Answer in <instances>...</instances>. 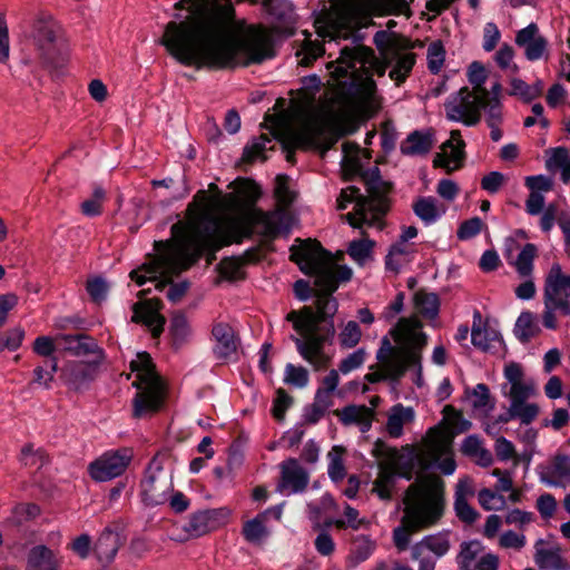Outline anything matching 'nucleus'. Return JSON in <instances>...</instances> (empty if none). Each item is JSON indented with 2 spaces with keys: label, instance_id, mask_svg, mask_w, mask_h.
<instances>
[{
  "label": "nucleus",
  "instance_id": "f257e3e1",
  "mask_svg": "<svg viewBox=\"0 0 570 570\" xmlns=\"http://www.w3.org/2000/svg\"><path fill=\"white\" fill-rule=\"evenodd\" d=\"M275 194L281 205L272 210L248 206L220 225L216 213L239 206L235 194L224 196L208 195L198 190L186 209V222L171 226L174 242H155L157 256L153 265L144 269H134L129 276L138 286L155 282L158 277L178 275L188 269L202 256L205 249L216 252L233 243L240 244L254 234L266 239L288 235L293 227V216L284 208L293 202V194L286 184L279 181Z\"/></svg>",
  "mask_w": 570,
  "mask_h": 570
},
{
  "label": "nucleus",
  "instance_id": "f03ea898",
  "mask_svg": "<svg viewBox=\"0 0 570 570\" xmlns=\"http://www.w3.org/2000/svg\"><path fill=\"white\" fill-rule=\"evenodd\" d=\"M189 14L169 21L159 43L180 65L209 69H234L261 63L273 57L269 32L262 24L236 17L230 0H179L174 4Z\"/></svg>",
  "mask_w": 570,
  "mask_h": 570
},
{
  "label": "nucleus",
  "instance_id": "7ed1b4c3",
  "mask_svg": "<svg viewBox=\"0 0 570 570\" xmlns=\"http://www.w3.org/2000/svg\"><path fill=\"white\" fill-rule=\"evenodd\" d=\"M315 308L304 306L298 311H291L286 321L291 322L298 336H291L301 357L313 366L315 371L325 368L330 363V355L325 351L326 344L332 342L335 334L333 316L338 304L332 293L324 291L315 299Z\"/></svg>",
  "mask_w": 570,
  "mask_h": 570
},
{
  "label": "nucleus",
  "instance_id": "20e7f679",
  "mask_svg": "<svg viewBox=\"0 0 570 570\" xmlns=\"http://www.w3.org/2000/svg\"><path fill=\"white\" fill-rule=\"evenodd\" d=\"M367 18L366 0H331L328 9L322 10L314 20V27L322 42L307 37L297 52L302 66H311L325 53L324 42L338 43L354 37L355 31Z\"/></svg>",
  "mask_w": 570,
  "mask_h": 570
},
{
  "label": "nucleus",
  "instance_id": "39448f33",
  "mask_svg": "<svg viewBox=\"0 0 570 570\" xmlns=\"http://www.w3.org/2000/svg\"><path fill=\"white\" fill-rule=\"evenodd\" d=\"M444 483L439 476H424L412 483L404 498L405 509L401 524L393 530V542L405 551L411 535L435 524L443 514Z\"/></svg>",
  "mask_w": 570,
  "mask_h": 570
},
{
  "label": "nucleus",
  "instance_id": "423d86ee",
  "mask_svg": "<svg viewBox=\"0 0 570 570\" xmlns=\"http://www.w3.org/2000/svg\"><path fill=\"white\" fill-rule=\"evenodd\" d=\"M291 259L298 264L301 271L316 276V283L323 291L333 293L341 283L352 278V268L347 265H334L331 253L317 240L307 239L298 246L291 247Z\"/></svg>",
  "mask_w": 570,
  "mask_h": 570
},
{
  "label": "nucleus",
  "instance_id": "0eeeda50",
  "mask_svg": "<svg viewBox=\"0 0 570 570\" xmlns=\"http://www.w3.org/2000/svg\"><path fill=\"white\" fill-rule=\"evenodd\" d=\"M30 39L45 67L57 69L68 61L69 41L62 26L52 16L41 13L33 20Z\"/></svg>",
  "mask_w": 570,
  "mask_h": 570
},
{
  "label": "nucleus",
  "instance_id": "6e6552de",
  "mask_svg": "<svg viewBox=\"0 0 570 570\" xmlns=\"http://www.w3.org/2000/svg\"><path fill=\"white\" fill-rule=\"evenodd\" d=\"M350 204H354V207L345 218L352 227L382 228L383 218L389 210V199L385 195L373 193L365 197L357 187L348 186L342 189L337 198V209L344 210Z\"/></svg>",
  "mask_w": 570,
  "mask_h": 570
},
{
  "label": "nucleus",
  "instance_id": "1a4fd4ad",
  "mask_svg": "<svg viewBox=\"0 0 570 570\" xmlns=\"http://www.w3.org/2000/svg\"><path fill=\"white\" fill-rule=\"evenodd\" d=\"M130 370L137 375L134 386L139 390L134 399V416L156 412L163 402L164 386L150 355L147 352L137 353L130 361Z\"/></svg>",
  "mask_w": 570,
  "mask_h": 570
},
{
  "label": "nucleus",
  "instance_id": "9d476101",
  "mask_svg": "<svg viewBox=\"0 0 570 570\" xmlns=\"http://www.w3.org/2000/svg\"><path fill=\"white\" fill-rule=\"evenodd\" d=\"M557 314L570 316V273L566 274L560 264L551 265L544 277L542 324L557 330Z\"/></svg>",
  "mask_w": 570,
  "mask_h": 570
},
{
  "label": "nucleus",
  "instance_id": "9b49d317",
  "mask_svg": "<svg viewBox=\"0 0 570 570\" xmlns=\"http://www.w3.org/2000/svg\"><path fill=\"white\" fill-rule=\"evenodd\" d=\"M414 460L412 452L404 456L393 450L389 465L381 468L377 478L373 482V492L384 501L392 499L397 479H412Z\"/></svg>",
  "mask_w": 570,
  "mask_h": 570
},
{
  "label": "nucleus",
  "instance_id": "f8f14e48",
  "mask_svg": "<svg viewBox=\"0 0 570 570\" xmlns=\"http://www.w3.org/2000/svg\"><path fill=\"white\" fill-rule=\"evenodd\" d=\"M444 111L448 120L473 127L481 120L480 95L462 87L445 99Z\"/></svg>",
  "mask_w": 570,
  "mask_h": 570
},
{
  "label": "nucleus",
  "instance_id": "ddd939ff",
  "mask_svg": "<svg viewBox=\"0 0 570 570\" xmlns=\"http://www.w3.org/2000/svg\"><path fill=\"white\" fill-rule=\"evenodd\" d=\"M132 453L122 448L102 453L88 465V473L96 482H106L120 476L129 465Z\"/></svg>",
  "mask_w": 570,
  "mask_h": 570
},
{
  "label": "nucleus",
  "instance_id": "4468645a",
  "mask_svg": "<svg viewBox=\"0 0 570 570\" xmlns=\"http://www.w3.org/2000/svg\"><path fill=\"white\" fill-rule=\"evenodd\" d=\"M448 532H438L422 538L411 548V557L419 562V570H434L436 561L448 553Z\"/></svg>",
  "mask_w": 570,
  "mask_h": 570
},
{
  "label": "nucleus",
  "instance_id": "2eb2a0df",
  "mask_svg": "<svg viewBox=\"0 0 570 570\" xmlns=\"http://www.w3.org/2000/svg\"><path fill=\"white\" fill-rule=\"evenodd\" d=\"M456 563L459 570H498L499 557L489 551L481 541L470 540L460 544Z\"/></svg>",
  "mask_w": 570,
  "mask_h": 570
},
{
  "label": "nucleus",
  "instance_id": "dca6fc26",
  "mask_svg": "<svg viewBox=\"0 0 570 570\" xmlns=\"http://www.w3.org/2000/svg\"><path fill=\"white\" fill-rule=\"evenodd\" d=\"M279 479L276 491L285 497L301 494L309 483V472L295 458L283 460L279 465Z\"/></svg>",
  "mask_w": 570,
  "mask_h": 570
},
{
  "label": "nucleus",
  "instance_id": "f3484780",
  "mask_svg": "<svg viewBox=\"0 0 570 570\" xmlns=\"http://www.w3.org/2000/svg\"><path fill=\"white\" fill-rule=\"evenodd\" d=\"M228 512L226 509H206L194 512L184 524V531L191 538H199L224 523Z\"/></svg>",
  "mask_w": 570,
  "mask_h": 570
},
{
  "label": "nucleus",
  "instance_id": "a211bd4d",
  "mask_svg": "<svg viewBox=\"0 0 570 570\" xmlns=\"http://www.w3.org/2000/svg\"><path fill=\"white\" fill-rule=\"evenodd\" d=\"M98 367V362H68L62 368V377L70 390L83 391L95 381Z\"/></svg>",
  "mask_w": 570,
  "mask_h": 570
},
{
  "label": "nucleus",
  "instance_id": "6ab92c4d",
  "mask_svg": "<svg viewBox=\"0 0 570 570\" xmlns=\"http://www.w3.org/2000/svg\"><path fill=\"white\" fill-rule=\"evenodd\" d=\"M214 340L213 354L220 362L228 361L237 352L238 337L234 328L226 322L214 323L212 327Z\"/></svg>",
  "mask_w": 570,
  "mask_h": 570
},
{
  "label": "nucleus",
  "instance_id": "aec40b11",
  "mask_svg": "<svg viewBox=\"0 0 570 570\" xmlns=\"http://www.w3.org/2000/svg\"><path fill=\"white\" fill-rule=\"evenodd\" d=\"M515 43L524 49V56L529 61H537L547 56L548 42L539 33V28L534 22L517 32Z\"/></svg>",
  "mask_w": 570,
  "mask_h": 570
},
{
  "label": "nucleus",
  "instance_id": "412c9836",
  "mask_svg": "<svg viewBox=\"0 0 570 570\" xmlns=\"http://www.w3.org/2000/svg\"><path fill=\"white\" fill-rule=\"evenodd\" d=\"M382 365L383 368L386 370L391 381H397L403 376L409 367H416V384L420 385V381L422 380V365L421 354L416 347H411L402 353H396Z\"/></svg>",
  "mask_w": 570,
  "mask_h": 570
},
{
  "label": "nucleus",
  "instance_id": "4be33fe9",
  "mask_svg": "<svg viewBox=\"0 0 570 570\" xmlns=\"http://www.w3.org/2000/svg\"><path fill=\"white\" fill-rule=\"evenodd\" d=\"M538 474L546 485L566 488L570 483V455H556L549 464L539 466Z\"/></svg>",
  "mask_w": 570,
  "mask_h": 570
},
{
  "label": "nucleus",
  "instance_id": "5701e85b",
  "mask_svg": "<svg viewBox=\"0 0 570 570\" xmlns=\"http://www.w3.org/2000/svg\"><path fill=\"white\" fill-rule=\"evenodd\" d=\"M504 377L510 387L504 394L509 399L525 401L535 393L532 380H524L523 368L519 363L511 362L504 366Z\"/></svg>",
  "mask_w": 570,
  "mask_h": 570
},
{
  "label": "nucleus",
  "instance_id": "b1692460",
  "mask_svg": "<svg viewBox=\"0 0 570 570\" xmlns=\"http://www.w3.org/2000/svg\"><path fill=\"white\" fill-rule=\"evenodd\" d=\"M426 451L435 466L444 474L452 475L456 469V462L451 452L450 442L442 435L429 436Z\"/></svg>",
  "mask_w": 570,
  "mask_h": 570
},
{
  "label": "nucleus",
  "instance_id": "393cba45",
  "mask_svg": "<svg viewBox=\"0 0 570 570\" xmlns=\"http://www.w3.org/2000/svg\"><path fill=\"white\" fill-rule=\"evenodd\" d=\"M464 147L460 130H452L450 139L443 144V153L434 158V166L443 167L448 173L460 168L464 158Z\"/></svg>",
  "mask_w": 570,
  "mask_h": 570
},
{
  "label": "nucleus",
  "instance_id": "a878e982",
  "mask_svg": "<svg viewBox=\"0 0 570 570\" xmlns=\"http://www.w3.org/2000/svg\"><path fill=\"white\" fill-rule=\"evenodd\" d=\"M509 401L508 411L500 414L497 422L487 426L485 431L488 433H491V431L497 428V423H508L511 420H518L521 424L528 425L532 423L539 414V406L535 403L517 399H509Z\"/></svg>",
  "mask_w": 570,
  "mask_h": 570
},
{
  "label": "nucleus",
  "instance_id": "bb28decb",
  "mask_svg": "<svg viewBox=\"0 0 570 570\" xmlns=\"http://www.w3.org/2000/svg\"><path fill=\"white\" fill-rule=\"evenodd\" d=\"M414 215L424 226L438 223L446 213V206L433 196H419L412 204Z\"/></svg>",
  "mask_w": 570,
  "mask_h": 570
},
{
  "label": "nucleus",
  "instance_id": "cd10ccee",
  "mask_svg": "<svg viewBox=\"0 0 570 570\" xmlns=\"http://www.w3.org/2000/svg\"><path fill=\"white\" fill-rule=\"evenodd\" d=\"M385 65L391 68L390 78L397 85L403 82L412 71L415 63V55L413 52H402L399 49H392L383 59Z\"/></svg>",
  "mask_w": 570,
  "mask_h": 570
},
{
  "label": "nucleus",
  "instance_id": "c85d7f7f",
  "mask_svg": "<svg viewBox=\"0 0 570 570\" xmlns=\"http://www.w3.org/2000/svg\"><path fill=\"white\" fill-rule=\"evenodd\" d=\"M340 422L345 426L356 425L362 433L371 430L374 420L373 409L366 405H346L337 413Z\"/></svg>",
  "mask_w": 570,
  "mask_h": 570
},
{
  "label": "nucleus",
  "instance_id": "c756f323",
  "mask_svg": "<svg viewBox=\"0 0 570 570\" xmlns=\"http://www.w3.org/2000/svg\"><path fill=\"white\" fill-rule=\"evenodd\" d=\"M120 547V537L119 533L114 531L111 528L107 527L100 533L95 547L94 551L98 558V560L102 563H110Z\"/></svg>",
  "mask_w": 570,
  "mask_h": 570
},
{
  "label": "nucleus",
  "instance_id": "7c9ffc66",
  "mask_svg": "<svg viewBox=\"0 0 570 570\" xmlns=\"http://www.w3.org/2000/svg\"><path fill=\"white\" fill-rule=\"evenodd\" d=\"M434 136L430 130L411 132L401 145V153L407 156H424L430 153Z\"/></svg>",
  "mask_w": 570,
  "mask_h": 570
},
{
  "label": "nucleus",
  "instance_id": "2f4dec72",
  "mask_svg": "<svg viewBox=\"0 0 570 570\" xmlns=\"http://www.w3.org/2000/svg\"><path fill=\"white\" fill-rule=\"evenodd\" d=\"M131 321L146 325L155 337L160 335L165 324L164 317L145 303H137L134 305Z\"/></svg>",
  "mask_w": 570,
  "mask_h": 570
},
{
  "label": "nucleus",
  "instance_id": "473e14b6",
  "mask_svg": "<svg viewBox=\"0 0 570 570\" xmlns=\"http://www.w3.org/2000/svg\"><path fill=\"white\" fill-rule=\"evenodd\" d=\"M28 564L38 570H57L59 567L56 552L45 544H38L30 549Z\"/></svg>",
  "mask_w": 570,
  "mask_h": 570
},
{
  "label": "nucleus",
  "instance_id": "72a5a7b5",
  "mask_svg": "<svg viewBox=\"0 0 570 570\" xmlns=\"http://www.w3.org/2000/svg\"><path fill=\"white\" fill-rule=\"evenodd\" d=\"M413 419L414 410L412 407H405L402 404L393 406L386 421L387 434L393 439L401 438L404 432V424L413 421Z\"/></svg>",
  "mask_w": 570,
  "mask_h": 570
},
{
  "label": "nucleus",
  "instance_id": "f704fd0d",
  "mask_svg": "<svg viewBox=\"0 0 570 570\" xmlns=\"http://www.w3.org/2000/svg\"><path fill=\"white\" fill-rule=\"evenodd\" d=\"M548 158L546 160L549 170H559L560 179L570 183V154L566 147H556L547 150Z\"/></svg>",
  "mask_w": 570,
  "mask_h": 570
},
{
  "label": "nucleus",
  "instance_id": "c9c22d12",
  "mask_svg": "<svg viewBox=\"0 0 570 570\" xmlns=\"http://www.w3.org/2000/svg\"><path fill=\"white\" fill-rule=\"evenodd\" d=\"M361 61L358 48L345 46L340 49L338 58L328 63V68L335 63L333 73L336 77H346L356 69V63Z\"/></svg>",
  "mask_w": 570,
  "mask_h": 570
},
{
  "label": "nucleus",
  "instance_id": "e433bc0d",
  "mask_svg": "<svg viewBox=\"0 0 570 570\" xmlns=\"http://www.w3.org/2000/svg\"><path fill=\"white\" fill-rule=\"evenodd\" d=\"M540 333L537 315L530 311L522 312L514 325V334L522 343L529 342Z\"/></svg>",
  "mask_w": 570,
  "mask_h": 570
},
{
  "label": "nucleus",
  "instance_id": "4c0bfd02",
  "mask_svg": "<svg viewBox=\"0 0 570 570\" xmlns=\"http://www.w3.org/2000/svg\"><path fill=\"white\" fill-rule=\"evenodd\" d=\"M472 318L471 342L475 347L487 351L490 347V342L497 337V334L488 331L482 325V314L479 309H474Z\"/></svg>",
  "mask_w": 570,
  "mask_h": 570
},
{
  "label": "nucleus",
  "instance_id": "58836bf2",
  "mask_svg": "<svg viewBox=\"0 0 570 570\" xmlns=\"http://www.w3.org/2000/svg\"><path fill=\"white\" fill-rule=\"evenodd\" d=\"M264 514H257L252 520L244 523L242 533L246 541L253 544L262 543L268 537V530L265 525Z\"/></svg>",
  "mask_w": 570,
  "mask_h": 570
},
{
  "label": "nucleus",
  "instance_id": "ea45409f",
  "mask_svg": "<svg viewBox=\"0 0 570 570\" xmlns=\"http://www.w3.org/2000/svg\"><path fill=\"white\" fill-rule=\"evenodd\" d=\"M482 110L485 115L487 125L503 122V104L501 99L489 98L488 90H483L480 95V112Z\"/></svg>",
  "mask_w": 570,
  "mask_h": 570
},
{
  "label": "nucleus",
  "instance_id": "a19ab883",
  "mask_svg": "<svg viewBox=\"0 0 570 570\" xmlns=\"http://www.w3.org/2000/svg\"><path fill=\"white\" fill-rule=\"evenodd\" d=\"M465 394L471 400L474 410L488 413L494 409V401L487 384L479 383L472 390L466 389Z\"/></svg>",
  "mask_w": 570,
  "mask_h": 570
},
{
  "label": "nucleus",
  "instance_id": "79ce46f5",
  "mask_svg": "<svg viewBox=\"0 0 570 570\" xmlns=\"http://www.w3.org/2000/svg\"><path fill=\"white\" fill-rule=\"evenodd\" d=\"M109 291L110 284L101 275L89 276L86 281V292L95 304L100 305L104 303L108 297Z\"/></svg>",
  "mask_w": 570,
  "mask_h": 570
},
{
  "label": "nucleus",
  "instance_id": "37998d69",
  "mask_svg": "<svg viewBox=\"0 0 570 570\" xmlns=\"http://www.w3.org/2000/svg\"><path fill=\"white\" fill-rule=\"evenodd\" d=\"M541 86V81H538L534 86H530L522 79L513 78L510 81L508 94L509 96L519 97L523 101L530 102L540 95Z\"/></svg>",
  "mask_w": 570,
  "mask_h": 570
},
{
  "label": "nucleus",
  "instance_id": "c03bdc74",
  "mask_svg": "<svg viewBox=\"0 0 570 570\" xmlns=\"http://www.w3.org/2000/svg\"><path fill=\"white\" fill-rule=\"evenodd\" d=\"M19 461L24 466H36L40 469L49 462V458L43 449H35L32 443H27L21 449Z\"/></svg>",
  "mask_w": 570,
  "mask_h": 570
},
{
  "label": "nucleus",
  "instance_id": "a18cd8bd",
  "mask_svg": "<svg viewBox=\"0 0 570 570\" xmlns=\"http://www.w3.org/2000/svg\"><path fill=\"white\" fill-rule=\"evenodd\" d=\"M537 254V246L532 243H527L520 250L517 261L515 269L521 277H530L533 271V261Z\"/></svg>",
  "mask_w": 570,
  "mask_h": 570
},
{
  "label": "nucleus",
  "instance_id": "49530a36",
  "mask_svg": "<svg viewBox=\"0 0 570 570\" xmlns=\"http://www.w3.org/2000/svg\"><path fill=\"white\" fill-rule=\"evenodd\" d=\"M375 242L368 238L354 239L348 244L347 254L358 263L364 264L372 255Z\"/></svg>",
  "mask_w": 570,
  "mask_h": 570
},
{
  "label": "nucleus",
  "instance_id": "de8ad7c7",
  "mask_svg": "<svg viewBox=\"0 0 570 570\" xmlns=\"http://www.w3.org/2000/svg\"><path fill=\"white\" fill-rule=\"evenodd\" d=\"M268 144H271V139L264 135L254 138L250 144L245 146L243 159L248 163H254L257 160L265 161V151Z\"/></svg>",
  "mask_w": 570,
  "mask_h": 570
},
{
  "label": "nucleus",
  "instance_id": "09e8293b",
  "mask_svg": "<svg viewBox=\"0 0 570 570\" xmlns=\"http://www.w3.org/2000/svg\"><path fill=\"white\" fill-rule=\"evenodd\" d=\"M106 198L105 189L97 185L92 190V196L81 203V213L87 217H97L102 213V203Z\"/></svg>",
  "mask_w": 570,
  "mask_h": 570
},
{
  "label": "nucleus",
  "instance_id": "8fccbe9b",
  "mask_svg": "<svg viewBox=\"0 0 570 570\" xmlns=\"http://www.w3.org/2000/svg\"><path fill=\"white\" fill-rule=\"evenodd\" d=\"M428 69L431 73L438 75L445 60V49L441 41H433L428 47L426 52Z\"/></svg>",
  "mask_w": 570,
  "mask_h": 570
},
{
  "label": "nucleus",
  "instance_id": "3c124183",
  "mask_svg": "<svg viewBox=\"0 0 570 570\" xmlns=\"http://www.w3.org/2000/svg\"><path fill=\"white\" fill-rule=\"evenodd\" d=\"M309 381L308 371L303 366L287 363L284 371V382L291 386L303 389Z\"/></svg>",
  "mask_w": 570,
  "mask_h": 570
},
{
  "label": "nucleus",
  "instance_id": "603ef678",
  "mask_svg": "<svg viewBox=\"0 0 570 570\" xmlns=\"http://www.w3.org/2000/svg\"><path fill=\"white\" fill-rule=\"evenodd\" d=\"M327 456L330 460L327 468L330 479L335 483L341 482L346 476V469L340 448L334 446L333 450L328 452Z\"/></svg>",
  "mask_w": 570,
  "mask_h": 570
},
{
  "label": "nucleus",
  "instance_id": "864d4df0",
  "mask_svg": "<svg viewBox=\"0 0 570 570\" xmlns=\"http://www.w3.org/2000/svg\"><path fill=\"white\" fill-rule=\"evenodd\" d=\"M322 134V128L318 125L308 124L292 137V144L295 147L312 146L317 142Z\"/></svg>",
  "mask_w": 570,
  "mask_h": 570
},
{
  "label": "nucleus",
  "instance_id": "5fc2aeb1",
  "mask_svg": "<svg viewBox=\"0 0 570 570\" xmlns=\"http://www.w3.org/2000/svg\"><path fill=\"white\" fill-rule=\"evenodd\" d=\"M479 504L487 511H498L504 508L505 498L488 488H484L478 493Z\"/></svg>",
  "mask_w": 570,
  "mask_h": 570
},
{
  "label": "nucleus",
  "instance_id": "6e6d98bb",
  "mask_svg": "<svg viewBox=\"0 0 570 570\" xmlns=\"http://www.w3.org/2000/svg\"><path fill=\"white\" fill-rule=\"evenodd\" d=\"M375 549V543L368 537L361 535L355 539L351 549V558L360 563L371 557Z\"/></svg>",
  "mask_w": 570,
  "mask_h": 570
},
{
  "label": "nucleus",
  "instance_id": "4d7b16f0",
  "mask_svg": "<svg viewBox=\"0 0 570 570\" xmlns=\"http://www.w3.org/2000/svg\"><path fill=\"white\" fill-rule=\"evenodd\" d=\"M361 337L362 331L358 323L355 321H348L338 335L340 344L344 348L355 347L361 341Z\"/></svg>",
  "mask_w": 570,
  "mask_h": 570
},
{
  "label": "nucleus",
  "instance_id": "13d9d810",
  "mask_svg": "<svg viewBox=\"0 0 570 570\" xmlns=\"http://www.w3.org/2000/svg\"><path fill=\"white\" fill-rule=\"evenodd\" d=\"M488 78V72L484 66L479 61H473L468 69V80L472 85L474 91L481 95L483 90H488L483 87Z\"/></svg>",
  "mask_w": 570,
  "mask_h": 570
},
{
  "label": "nucleus",
  "instance_id": "bf43d9fd",
  "mask_svg": "<svg viewBox=\"0 0 570 570\" xmlns=\"http://www.w3.org/2000/svg\"><path fill=\"white\" fill-rule=\"evenodd\" d=\"M484 227V222L475 216L460 224L456 236L460 240H469L478 236Z\"/></svg>",
  "mask_w": 570,
  "mask_h": 570
},
{
  "label": "nucleus",
  "instance_id": "052dcab7",
  "mask_svg": "<svg viewBox=\"0 0 570 570\" xmlns=\"http://www.w3.org/2000/svg\"><path fill=\"white\" fill-rule=\"evenodd\" d=\"M58 371V358L51 357V360L48 361V368H45L43 366H37L33 370V383L38 385H42L46 389L50 387V383L53 380L55 374Z\"/></svg>",
  "mask_w": 570,
  "mask_h": 570
},
{
  "label": "nucleus",
  "instance_id": "680f3d73",
  "mask_svg": "<svg viewBox=\"0 0 570 570\" xmlns=\"http://www.w3.org/2000/svg\"><path fill=\"white\" fill-rule=\"evenodd\" d=\"M24 338V330L17 326L0 336V352L8 350L11 352L17 351Z\"/></svg>",
  "mask_w": 570,
  "mask_h": 570
},
{
  "label": "nucleus",
  "instance_id": "e2e57ef3",
  "mask_svg": "<svg viewBox=\"0 0 570 570\" xmlns=\"http://www.w3.org/2000/svg\"><path fill=\"white\" fill-rule=\"evenodd\" d=\"M163 470L160 462L154 458L147 465L145 471V478L142 481V488L146 495L150 497L154 503H160L161 501L155 500L153 497L154 483L157 478V473Z\"/></svg>",
  "mask_w": 570,
  "mask_h": 570
},
{
  "label": "nucleus",
  "instance_id": "0e129e2a",
  "mask_svg": "<svg viewBox=\"0 0 570 570\" xmlns=\"http://www.w3.org/2000/svg\"><path fill=\"white\" fill-rule=\"evenodd\" d=\"M366 358V352L363 347H360L352 353H350L346 357H344L338 364V371L342 374H348L357 368H360Z\"/></svg>",
  "mask_w": 570,
  "mask_h": 570
},
{
  "label": "nucleus",
  "instance_id": "69168bd1",
  "mask_svg": "<svg viewBox=\"0 0 570 570\" xmlns=\"http://www.w3.org/2000/svg\"><path fill=\"white\" fill-rule=\"evenodd\" d=\"M170 332L175 343H183L190 334L188 321L184 314H177L173 317Z\"/></svg>",
  "mask_w": 570,
  "mask_h": 570
},
{
  "label": "nucleus",
  "instance_id": "338daca9",
  "mask_svg": "<svg viewBox=\"0 0 570 570\" xmlns=\"http://www.w3.org/2000/svg\"><path fill=\"white\" fill-rule=\"evenodd\" d=\"M454 510L456 517L466 524L474 523L479 518V512L469 504L465 499H455L454 500Z\"/></svg>",
  "mask_w": 570,
  "mask_h": 570
},
{
  "label": "nucleus",
  "instance_id": "774afa93",
  "mask_svg": "<svg viewBox=\"0 0 570 570\" xmlns=\"http://www.w3.org/2000/svg\"><path fill=\"white\" fill-rule=\"evenodd\" d=\"M527 538L523 533H518L513 530H507L501 533L499 544L504 549H513L520 551L524 548Z\"/></svg>",
  "mask_w": 570,
  "mask_h": 570
}]
</instances>
